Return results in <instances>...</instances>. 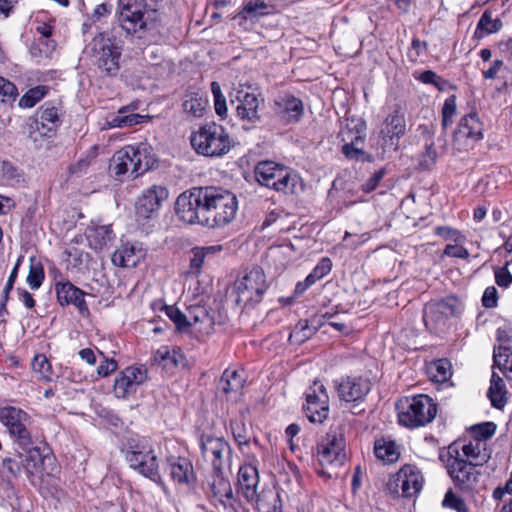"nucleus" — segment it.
<instances>
[{"label": "nucleus", "mask_w": 512, "mask_h": 512, "mask_svg": "<svg viewBox=\"0 0 512 512\" xmlns=\"http://www.w3.org/2000/svg\"><path fill=\"white\" fill-rule=\"evenodd\" d=\"M207 105V99L203 92L194 89H188L184 95L182 107L183 110L194 116L202 117Z\"/></svg>", "instance_id": "nucleus-33"}, {"label": "nucleus", "mask_w": 512, "mask_h": 512, "mask_svg": "<svg viewBox=\"0 0 512 512\" xmlns=\"http://www.w3.org/2000/svg\"><path fill=\"white\" fill-rule=\"evenodd\" d=\"M186 315L188 316V321L191 322V326L197 323H207L210 326L214 324L213 318L203 306H190Z\"/></svg>", "instance_id": "nucleus-48"}, {"label": "nucleus", "mask_w": 512, "mask_h": 512, "mask_svg": "<svg viewBox=\"0 0 512 512\" xmlns=\"http://www.w3.org/2000/svg\"><path fill=\"white\" fill-rule=\"evenodd\" d=\"M303 409L312 423H322L328 417L329 396L324 384L314 381L306 392V403Z\"/></svg>", "instance_id": "nucleus-13"}, {"label": "nucleus", "mask_w": 512, "mask_h": 512, "mask_svg": "<svg viewBox=\"0 0 512 512\" xmlns=\"http://www.w3.org/2000/svg\"><path fill=\"white\" fill-rule=\"evenodd\" d=\"M119 21L128 34L148 29L158 19L156 0H118Z\"/></svg>", "instance_id": "nucleus-3"}, {"label": "nucleus", "mask_w": 512, "mask_h": 512, "mask_svg": "<svg viewBox=\"0 0 512 512\" xmlns=\"http://www.w3.org/2000/svg\"><path fill=\"white\" fill-rule=\"evenodd\" d=\"M113 231L110 225L95 227L89 231L87 236L89 245L94 250H101L113 239Z\"/></svg>", "instance_id": "nucleus-38"}, {"label": "nucleus", "mask_w": 512, "mask_h": 512, "mask_svg": "<svg viewBox=\"0 0 512 512\" xmlns=\"http://www.w3.org/2000/svg\"><path fill=\"white\" fill-rule=\"evenodd\" d=\"M495 281L500 287H508L512 283V274L506 266L495 269Z\"/></svg>", "instance_id": "nucleus-62"}, {"label": "nucleus", "mask_w": 512, "mask_h": 512, "mask_svg": "<svg viewBox=\"0 0 512 512\" xmlns=\"http://www.w3.org/2000/svg\"><path fill=\"white\" fill-rule=\"evenodd\" d=\"M60 123L58 110L51 105H43L41 107L39 118L36 122L37 129L43 134L54 131Z\"/></svg>", "instance_id": "nucleus-35"}, {"label": "nucleus", "mask_w": 512, "mask_h": 512, "mask_svg": "<svg viewBox=\"0 0 512 512\" xmlns=\"http://www.w3.org/2000/svg\"><path fill=\"white\" fill-rule=\"evenodd\" d=\"M46 94L44 86H37L29 89L19 100L21 108H31L36 105Z\"/></svg>", "instance_id": "nucleus-49"}, {"label": "nucleus", "mask_w": 512, "mask_h": 512, "mask_svg": "<svg viewBox=\"0 0 512 512\" xmlns=\"http://www.w3.org/2000/svg\"><path fill=\"white\" fill-rule=\"evenodd\" d=\"M230 428L234 440L240 448L249 445L252 438V429L246 424L243 417L231 420Z\"/></svg>", "instance_id": "nucleus-41"}, {"label": "nucleus", "mask_w": 512, "mask_h": 512, "mask_svg": "<svg viewBox=\"0 0 512 512\" xmlns=\"http://www.w3.org/2000/svg\"><path fill=\"white\" fill-rule=\"evenodd\" d=\"M200 446L203 457L211 462L213 470L219 471V469H222L224 455L230 452L228 442L223 438L207 435L201 437Z\"/></svg>", "instance_id": "nucleus-20"}, {"label": "nucleus", "mask_w": 512, "mask_h": 512, "mask_svg": "<svg viewBox=\"0 0 512 512\" xmlns=\"http://www.w3.org/2000/svg\"><path fill=\"white\" fill-rule=\"evenodd\" d=\"M443 508L451 509L456 512H470V509L464 499L458 496L452 489H449L441 503Z\"/></svg>", "instance_id": "nucleus-45"}, {"label": "nucleus", "mask_w": 512, "mask_h": 512, "mask_svg": "<svg viewBox=\"0 0 512 512\" xmlns=\"http://www.w3.org/2000/svg\"><path fill=\"white\" fill-rule=\"evenodd\" d=\"M145 253L143 249L136 244H122L111 257L112 263L123 268H132L137 266Z\"/></svg>", "instance_id": "nucleus-27"}, {"label": "nucleus", "mask_w": 512, "mask_h": 512, "mask_svg": "<svg viewBox=\"0 0 512 512\" xmlns=\"http://www.w3.org/2000/svg\"><path fill=\"white\" fill-rule=\"evenodd\" d=\"M147 379V370L141 367H126L114 382V394L117 398H127L134 394Z\"/></svg>", "instance_id": "nucleus-15"}, {"label": "nucleus", "mask_w": 512, "mask_h": 512, "mask_svg": "<svg viewBox=\"0 0 512 512\" xmlns=\"http://www.w3.org/2000/svg\"><path fill=\"white\" fill-rule=\"evenodd\" d=\"M398 410L401 425L417 428L433 421L437 414V404L428 395L420 394L401 401Z\"/></svg>", "instance_id": "nucleus-6"}, {"label": "nucleus", "mask_w": 512, "mask_h": 512, "mask_svg": "<svg viewBox=\"0 0 512 512\" xmlns=\"http://www.w3.org/2000/svg\"><path fill=\"white\" fill-rule=\"evenodd\" d=\"M255 178L260 185L284 194H295L298 188H303L295 171L273 161L259 162L255 167Z\"/></svg>", "instance_id": "nucleus-4"}, {"label": "nucleus", "mask_w": 512, "mask_h": 512, "mask_svg": "<svg viewBox=\"0 0 512 512\" xmlns=\"http://www.w3.org/2000/svg\"><path fill=\"white\" fill-rule=\"evenodd\" d=\"M44 280V269L39 261L31 259L29 273L27 276V283L31 289H38Z\"/></svg>", "instance_id": "nucleus-51"}, {"label": "nucleus", "mask_w": 512, "mask_h": 512, "mask_svg": "<svg viewBox=\"0 0 512 512\" xmlns=\"http://www.w3.org/2000/svg\"><path fill=\"white\" fill-rule=\"evenodd\" d=\"M220 246H208V247H195L191 250L192 257L190 258V270L194 274H199L204 264L205 258L209 254H214L220 251Z\"/></svg>", "instance_id": "nucleus-44"}, {"label": "nucleus", "mask_w": 512, "mask_h": 512, "mask_svg": "<svg viewBox=\"0 0 512 512\" xmlns=\"http://www.w3.org/2000/svg\"><path fill=\"white\" fill-rule=\"evenodd\" d=\"M274 106L275 113L286 123L299 121L304 111L302 101L291 94L279 95Z\"/></svg>", "instance_id": "nucleus-23"}, {"label": "nucleus", "mask_w": 512, "mask_h": 512, "mask_svg": "<svg viewBox=\"0 0 512 512\" xmlns=\"http://www.w3.org/2000/svg\"><path fill=\"white\" fill-rule=\"evenodd\" d=\"M18 96V89L14 83L0 76V101L12 103Z\"/></svg>", "instance_id": "nucleus-53"}, {"label": "nucleus", "mask_w": 512, "mask_h": 512, "mask_svg": "<svg viewBox=\"0 0 512 512\" xmlns=\"http://www.w3.org/2000/svg\"><path fill=\"white\" fill-rule=\"evenodd\" d=\"M211 91L214 97V107L216 113L224 118L227 116V104L226 98L221 91V87L218 82L211 83Z\"/></svg>", "instance_id": "nucleus-54"}, {"label": "nucleus", "mask_w": 512, "mask_h": 512, "mask_svg": "<svg viewBox=\"0 0 512 512\" xmlns=\"http://www.w3.org/2000/svg\"><path fill=\"white\" fill-rule=\"evenodd\" d=\"M235 100L237 101L236 114L245 121L254 123L260 120L258 108L262 100L254 92H250L240 85L236 89Z\"/></svg>", "instance_id": "nucleus-19"}, {"label": "nucleus", "mask_w": 512, "mask_h": 512, "mask_svg": "<svg viewBox=\"0 0 512 512\" xmlns=\"http://www.w3.org/2000/svg\"><path fill=\"white\" fill-rule=\"evenodd\" d=\"M374 454L379 460L386 463H394L400 456V452L395 441L384 437L375 441Z\"/></svg>", "instance_id": "nucleus-34"}, {"label": "nucleus", "mask_w": 512, "mask_h": 512, "mask_svg": "<svg viewBox=\"0 0 512 512\" xmlns=\"http://www.w3.org/2000/svg\"><path fill=\"white\" fill-rule=\"evenodd\" d=\"M484 456L480 461H467L457 456L449 460L448 474L453 480L455 486L462 491H475L479 487L481 472L479 466H482Z\"/></svg>", "instance_id": "nucleus-10"}, {"label": "nucleus", "mask_w": 512, "mask_h": 512, "mask_svg": "<svg viewBox=\"0 0 512 512\" xmlns=\"http://www.w3.org/2000/svg\"><path fill=\"white\" fill-rule=\"evenodd\" d=\"M155 162L148 149L126 146L113 155L109 171L117 179L127 173H130L132 178H137L153 168Z\"/></svg>", "instance_id": "nucleus-5"}, {"label": "nucleus", "mask_w": 512, "mask_h": 512, "mask_svg": "<svg viewBox=\"0 0 512 512\" xmlns=\"http://www.w3.org/2000/svg\"><path fill=\"white\" fill-rule=\"evenodd\" d=\"M237 209L236 196L215 186L194 187L180 194L175 203V211L181 221L210 228L230 223Z\"/></svg>", "instance_id": "nucleus-1"}, {"label": "nucleus", "mask_w": 512, "mask_h": 512, "mask_svg": "<svg viewBox=\"0 0 512 512\" xmlns=\"http://www.w3.org/2000/svg\"><path fill=\"white\" fill-rule=\"evenodd\" d=\"M32 369L39 375L40 379L45 381L51 380L52 368L45 355L38 354L34 357Z\"/></svg>", "instance_id": "nucleus-50"}, {"label": "nucleus", "mask_w": 512, "mask_h": 512, "mask_svg": "<svg viewBox=\"0 0 512 512\" xmlns=\"http://www.w3.org/2000/svg\"><path fill=\"white\" fill-rule=\"evenodd\" d=\"M498 346L494 347L493 360L494 366L512 380V339L505 330H497Z\"/></svg>", "instance_id": "nucleus-21"}, {"label": "nucleus", "mask_w": 512, "mask_h": 512, "mask_svg": "<svg viewBox=\"0 0 512 512\" xmlns=\"http://www.w3.org/2000/svg\"><path fill=\"white\" fill-rule=\"evenodd\" d=\"M191 145L197 153L204 156H221L231 147L230 137L223 126L208 123L191 136Z\"/></svg>", "instance_id": "nucleus-7"}, {"label": "nucleus", "mask_w": 512, "mask_h": 512, "mask_svg": "<svg viewBox=\"0 0 512 512\" xmlns=\"http://www.w3.org/2000/svg\"><path fill=\"white\" fill-rule=\"evenodd\" d=\"M364 138L357 133L354 138H351L350 142H347L342 147V153L346 158L350 160L356 161H370L371 156L368 155L362 147L359 146V143H363Z\"/></svg>", "instance_id": "nucleus-40"}, {"label": "nucleus", "mask_w": 512, "mask_h": 512, "mask_svg": "<svg viewBox=\"0 0 512 512\" xmlns=\"http://www.w3.org/2000/svg\"><path fill=\"white\" fill-rule=\"evenodd\" d=\"M460 303L455 297H447L425 307L423 320L425 325L434 327L445 325L446 321L458 313Z\"/></svg>", "instance_id": "nucleus-14"}, {"label": "nucleus", "mask_w": 512, "mask_h": 512, "mask_svg": "<svg viewBox=\"0 0 512 512\" xmlns=\"http://www.w3.org/2000/svg\"><path fill=\"white\" fill-rule=\"evenodd\" d=\"M502 21L499 18H493L491 11H484L481 15L474 36L481 39L489 34L496 33L502 28Z\"/></svg>", "instance_id": "nucleus-37"}, {"label": "nucleus", "mask_w": 512, "mask_h": 512, "mask_svg": "<svg viewBox=\"0 0 512 512\" xmlns=\"http://www.w3.org/2000/svg\"><path fill=\"white\" fill-rule=\"evenodd\" d=\"M0 422L6 427L10 437L19 447L26 449L32 445V437L28 429L31 417L27 412L14 406L2 407L0 408Z\"/></svg>", "instance_id": "nucleus-9"}, {"label": "nucleus", "mask_w": 512, "mask_h": 512, "mask_svg": "<svg viewBox=\"0 0 512 512\" xmlns=\"http://www.w3.org/2000/svg\"><path fill=\"white\" fill-rule=\"evenodd\" d=\"M318 459L322 465H342L346 459L345 438L340 426L330 431L318 444Z\"/></svg>", "instance_id": "nucleus-12"}, {"label": "nucleus", "mask_w": 512, "mask_h": 512, "mask_svg": "<svg viewBox=\"0 0 512 512\" xmlns=\"http://www.w3.org/2000/svg\"><path fill=\"white\" fill-rule=\"evenodd\" d=\"M168 195V190L163 186L154 185L144 190L136 202V215L142 219L152 218Z\"/></svg>", "instance_id": "nucleus-16"}, {"label": "nucleus", "mask_w": 512, "mask_h": 512, "mask_svg": "<svg viewBox=\"0 0 512 512\" xmlns=\"http://www.w3.org/2000/svg\"><path fill=\"white\" fill-rule=\"evenodd\" d=\"M406 133V120L404 113L399 106L387 115L383 122L379 136L382 139V146L396 145L398 140Z\"/></svg>", "instance_id": "nucleus-17"}, {"label": "nucleus", "mask_w": 512, "mask_h": 512, "mask_svg": "<svg viewBox=\"0 0 512 512\" xmlns=\"http://www.w3.org/2000/svg\"><path fill=\"white\" fill-rule=\"evenodd\" d=\"M268 288L266 276L262 268L256 266L235 282V302L244 308L253 307L261 302Z\"/></svg>", "instance_id": "nucleus-8"}, {"label": "nucleus", "mask_w": 512, "mask_h": 512, "mask_svg": "<svg viewBox=\"0 0 512 512\" xmlns=\"http://www.w3.org/2000/svg\"><path fill=\"white\" fill-rule=\"evenodd\" d=\"M43 463V455L39 448L33 447L27 450L24 459V467L30 474H34L38 471Z\"/></svg>", "instance_id": "nucleus-47"}, {"label": "nucleus", "mask_w": 512, "mask_h": 512, "mask_svg": "<svg viewBox=\"0 0 512 512\" xmlns=\"http://www.w3.org/2000/svg\"><path fill=\"white\" fill-rule=\"evenodd\" d=\"M130 468L138 472L139 474L147 477L153 481L160 478L159 474V463L154 449L144 451L141 454H135L131 456V459L127 460Z\"/></svg>", "instance_id": "nucleus-24"}, {"label": "nucleus", "mask_w": 512, "mask_h": 512, "mask_svg": "<svg viewBox=\"0 0 512 512\" xmlns=\"http://www.w3.org/2000/svg\"><path fill=\"white\" fill-rule=\"evenodd\" d=\"M339 398L345 402H362L371 390V382L363 377H346L337 385Z\"/></svg>", "instance_id": "nucleus-18"}, {"label": "nucleus", "mask_w": 512, "mask_h": 512, "mask_svg": "<svg viewBox=\"0 0 512 512\" xmlns=\"http://www.w3.org/2000/svg\"><path fill=\"white\" fill-rule=\"evenodd\" d=\"M327 313L318 317L314 316L310 320L299 321L289 335V341L292 344L300 345L310 339L318 329L324 324L322 319L330 318Z\"/></svg>", "instance_id": "nucleus-28"}, {"label": "nucleus", "mask_w": 512, "mask_h": 512, "mask_svg": "<svg viewBox=\"0 0 512 512\" xmlns=\"http://www.w3.org/2000/svg\"><path fill=\"white\" fill-rule=\"evenodd\" d=\"M244 383L242 374L236 370L226 369L219 380L218 388L225 394L237 393L243 388Z\"/></svg>", "instance_id": "nucleus-36"}, {"label": "nucleus", "mask_w": 512, "mask_h": 512, "mask_svg": "<svg viewBox=\"0 0 512 512\" xmlns=\"http://www.w3.org/2000/svg\"><path fill=\"white\" fill-rule=\"evenodd\" d=\"M145 117L137 114L130 113L129 107H122L118 110L117 114L108 122L110 127L113 128H123V127H131L142 121Z\"/></svg>", "instance_id": "nucleus-42"}, {"label": "nucleus", "mask_w": 512, "mask_h": 512, "mask_svg": "<svg viewBox=\"0 0 512 512\" xmlns=\"http://www.w3.org/2000/svg\"><path fill=\"white\" fill-rule=\"evenodd\" d=\"M152 361L169 373H173L175 368L186 365V358L181 351L177 349L170 350L167 346L158 349L154 353Z\"/></svg>", "instance_id": "nucleus-29"}, {"label": "nucleus", "mask_w": 512, "mask_h": 512, "mask_svg": "<svg viewBox=\"0 0 512 512\" xmlns=\"http://www.w3.org/2000/svg\"><path fill=\"white\" fill-rule=\"evenodd\" d=\"M385 175V169H379L378 171L374 172L369 179L366 180V182L362 185V189L366 193H370L373 190L377 188L380 181L383 179Z\"/></svg>", "instance_id": "nucleus-61"}, {"label": "nucleus", "mask_w": 512, "mask_h": 512, "mask_svg": "<svg viewBox=\"0 0 512 512\" xmlns=\"http://www.w3.org/2000/svg\"><path fill=\"white\" fill-rule=\"evenodd\" d=\"M170 475L179 484H190L195 479L191 462L186 458L180 457L170 460Z\"/></svg>", "instance_id": "nucleus-32"}, {"label": "nucleus", "mask_w": 512, "mask_h": 512, "mask_svg": "<svg viewBox=\"0 0 512 512\" xmlns=\"http://www.w3.org/2000/svg\"><path fill=\"white\" fill-rule=\"evenodd\" d=\"M443 254L448 257H455L460 259H466L469 257V252L465 247L452 244H448L445 247Z\"/></svg>", "instance_id": "nucleus-63"}, {"label": "nucleus", "mask_w": 512, "mask_h": 512, "mask_svg": "<svg viewBox=\"0 0 512 512\" xmlns=\"http://www.w3.org/2000/svg\"><path fill=\"white\" fill-rule=\"evenodd\" d=\"M265 9H267V4L264 0H251L244 4L240 15L245 13L248 16H263L267 14V12L264 11Z\"/></svg>", "instance_id": "nucleus-57"}, {"label": "nucleus", "mask_w": 512, "mask_h": 512, "mask_svg": "<svg viewBox=\"0 0 512 512\" xmlns=\"http://www.w3.org/2000/svg\"><path fill=\"white\" fill-rule=\"evenodd\" d=\"M153 450L149 441L145 438H130L127 440L125 445L124 453L126 461L131 459V456L135 454H141L144 451Z\"/></svg>", "instance_id": "nucleus-46"}, {"label": "nucleus", "mask_w": 512, "mask_h": 512, "mask_svg": "<svg viewBox=\"0 0 512 512\" xmlns=\"http://www.w3.org/2000/svg\"><path fill=\"white\" fill-rule=\"evenodd\" d=\"M505 394L506 388L503 379L497 373L493 372L488 396L495 408H502L506 404L507 399L505 398Z\"/></svg>", "instance_id": "nucleus-39"}, {"label": "nucleus", "mask_w": 512, "mask_h": 512, "mask_svg": "<svg viewBox=\"0 0 512 512\" xmlns=\"http://www.w3.org/2000/svg\"><path fill=\"white\" fill-rule=\"evenodd\" d=\"M423 484L424 477L421 470L415 465L406 464L390 477L387 487L391 492L411 498L422 490Z\"/></svg>", "instance_id": "nucleus-11"}, {"label": "nucleus", "mask_w": 512, "mask_h": 512, "mask_svg": "<svg viewBox=\"0 0 512 512\" xmlns=\"http://www.w3.org/2000/svg\"><path fill=\"white\" fill-rule=\"evenodd\" d=\"M456 96H449L442 107V127L447 129L453 123V118L456 115Z\"/></svg>", "instance_id": "nucleus-52"}, {"label": "nucleus", "mask_w": 512, "mask_h": 512, "mask_svg": "<svg viewBox=\"0 0 512 512\" xmlns=\"http://www.w3.org/2000/svg\"><path fill=\"white\" fill-rule=\"evenodd\" d=\"M209 495L221 505L227 507L234 498L230 481L223 475L222 469L214 471L208 480Z\"/></svg>", "instance_id": "nucleus-25"}, {"label": "nucleus", "mask_w": 512, "mask_h": 512, "mask_svg": "<svg viewBox=\"0 0 512 512\" xmlns=\"http://www.w3.org/2000/svg\"><path fill=\"white\" fill-rule=\"evenodd\" d=\"M451 368V363L447 359H438L429 365L428 375L432 381L444 383L452 375Z\"/></svg>", "instance_id": "nucleus-43"}, {"label": "nucleus", "mask_w": 512, "mask_h": 512, "mask_svg": "<svg viewBox=\"0 0 512 512\" xmlns=\"http://www.w3.org/2000/svg\"><path fill=\"white\" fill-rule=\"evenodd\" d=\"M332 269V261L328 257L322 258L308 275V282L316 283L326 276Z\"/></svg>", "instance_id": "nucleus-55"}, {"label": "nucleus", "mask_w": 512, "mask_h": 512, "mask_svg": "<svg viewBox=\"0 0 512 512\" xmlns=\"http://www.w3.org/2000/svg\"><path fill=\"white\" fill-rule=\"evenodd\" d=\"M436 159L437 152L434 149L433 142L426 143L425 152L421 155V159L419 162L420 166L423 169H428L436 162Z\"/></svg>", "instance_id": "nucleus-59"}, {"label": "nucleus", "mask_w": 512, "mask_h": 512, "mask_svg": "<svg viewBox=\"0 0 512 512\" xmlns=\"http://www.w3.org/2000/svg\"><path fill=\"white\" fill-rule=\"evenodd\" d=\"M482 304L486 308L495 307L497 304V290L495 287L485 289L482 297Z\"/></svg>", "instance_id": "nucleus-64"}, {"label": "nucleus", "mask_w": 512, "mask_h": 512, "mask_svg": "<svg viewBox=\"0 0 512 512\" xmlns=\"http://www.w3.org/2000/svg\"><path fill=\"white\" fill-rule=\"evenodd\" d=\"M55 291L60 305H74L82 316L89 314V309L84 299L85 292L71 282L56 283Z\"/></svg>", "instance_id": "nucleus-22"}, {"label": "nucleus", "mask_w": 512, "mask_h": 512, "mask_svg": "<svg viewBox=\"0 0 512 512\" xmlns=\"http://www.w3.org/2000/svg\"><path fill=\"white\" fill-rule=\"evenodd\" d=\"M166 315L175 323L179 330H184L191 326V322L188 321V316L182 313L178 308L174 306H164Z\"/></svg>", "instance_id": "nucleus-56"}, {"label": "nucleus", "mask_w": 512, "mask_h": 512, "mask_svg": "<svg viewBox=\"0 0 512 512\" xmlns=\"http://www.w3.org/2000/svg\"><path fill=\"white\" fill-rule=\"evenodd\" d=\"M90 56L93 65L103 77H115L120 71L122 45L120 41L109 32H99L91 43Z\"/></svg>", "instance_id": "nucleus-2"}, {"label": "nucleus", "mask_w": 512, "mask_h": 512, "mask_svg": "<svg viewBox=\"0 0 512 512\" xmlns=\"http://www.w3.org/2000/svg\"><path fill=\"white\" fill-rule=\"evenodd\" d=\"M418 80L425 84H432L435 87H437L439 90H443V85L446 84V81H444L440 76H438L434 71L432 70H426L422 72Z\"/></svg>", "instance_id": "nucleus-60"}, {"label": "nucleus", "mask_w": 512, "mask_h": 512, "mask_svg": "<svg viewBox=\"0 0 512 512\" xmlns=\"http://www.w3.org/2000/svg\"><path fill=\"white\" fill-rule=\"evenodd\" d=\"M259 486V472L255 465L248 463L240 466L238 471V487L247 501L256 497Z\"/></svg>", "instance_id": "nucleus-26"}, {"label": "nucleus", "mask_w": 512, "mask_h": 512, "mask_svg": "<svg viewBox=\"0 0 512 512\" xmlns=\"http://www.w3.org/2000/svg\"><path fill=\"white\" fill-rule=\"evenodd\" d=\"M249 503L255 504L259 512H281L282 503L275 487H263Z\"/></svg>", "instance_id": "nucleus-30"}, {"label": "nucleus", "mask_w": 512, "mask_h": 512, "mask_svg": "<svg viewBox=\"0 0 512 512\" xmlns=\"http://www.w3.org/2000/svg\"><path fill=\"white\" fill-rule=\"evenodd\" d=\"M456 135L462 138L472 140H480L483 138V123L480 121L479 116L475 112H471L461 118Z\"/></svg>", "instance_id": "nucleus-31"}, {"label": "nucleus", "mask_w": 512, "mask_h": 512, "mask_svg": "<svg viewBox=\"0 0 512 512\" xmlns=\"http://www.w3.org/2000/svg\"><path fill=\"white\" fill-rule=\"evenodd\" d=\"M496 425L493 422H484L472 427V432L476 439L486 440L494 435Z\"/></svg>", "instance_id": "nucleus-58"}]
</instances>
